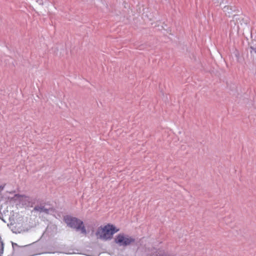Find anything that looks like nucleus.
I'll return each instance as SVG.
<instances>
[{
	"label": "nucleus",
	"mask_w": 256,
	"mask_h": 256,
	"mask_svg": "<svg viewBox=\"0 0 256 256\" xmlns=\"http://www.w3.org/2000/svg\"><path fill=\"white\" fill-rule=\"evenodd\" d=\"M64 220L68 226L75 229L76 231H80L84 234H86V228L81 220L75 217L67 216L64 217Z\"/></svg>",
	"instance_id": "f257e3e1"
},
{
	"label": "nucleus",
	"mask_w": 256,
	"mask_h": 256,
	"mask_svg": "<svg viewBox=\"0 0 256 256\" xmlns=\"http://www.w3.org/2000/svg\"><path fill=\"white\" fill-rule=\"evenodd\" d=\"M118 230L113 225L108 224L102 228H98L96 235L98 238L101 240H110L112 238L113 234Z\"/></svg>",
	"instance_id": "f03ea898"
},
{
	"label": "nucleus",
	"mask_w": 256,
	"mask_h": 256,
	"mask_svg": "<svg viewBox=\"0 0 256 256\" xmlns=\"http://www.w3.org/2000/svg\"><path fill=\"white\" fill-rule=\"evenodd\" d=\"M230 25L238 32L243 30L247 26V20L238 15H234L230 22Z\"/></svg>",
	"instance_id": "7ed1b4c3"
},
{
	"label": "nucleus",
	"mask_w": 256,
	"mask_h": 256,
	"mask_svg": "<svg viewBox=\"0 0 256 256\" xmlns=\"http://www.w3.org/2000/svg\"><path fill=\"white\" fill-rule=\"evenodd\" d=\"M114 242L119 246H127L134 242V239L123 234H118L115 238Z\"/></svg>",
	"instance_id": "20e7f679"
},
{
	"label": "nucleus",
	"mask_w": 256,
	"mask_h": 256,
	"mask_svg": "<svg viewBox=\"0 0 256 256\" xmlns=\"http://www.w3.org/2000/svg\"><path fill=\"white\" fill-rule=\"evenodd\" d=\"M34 210L39 212H44L45 214H48L50 210L46 208L44 206H37L34 208Z\"/></svg>",
	"instance_id": "39448f33"
},
{
	"label": "nucleus",
	"mask_w": 256,
	"mask_h": 256,
	"mask_svg": "<svg viewBox=\"0 0 256 256\" xmlns=\"http://www.w3.org/2000/svg\"><path fill=\"white\" fill-rule=\"evenodd\" d=\"M27 198L24 196L15 194L14 197L12 198L14 200H18L20 202L26 200Z\"/></svg>",
	"instance_id": "423d86ee"
},
{
	"label": "nucleus",
	"mask_w": 256,
	"mask_h": 256,
	"mask_svg": "<svg viewBox=\"0 0 256 256\" xmlns=\"http://www.w3.org/2000/svg\"><path fill=\"white\" fill-rule=\"evenodd\" d=\"M231 8H230L229 6H224V8H223V10L224 12H226V14H230V12H229V10H231Z\"/></svg>",
	"instance_id": "0eeeda50"
},
{
	"label": "nucleus",
	"mask_w": 256,
	"mask_h": 256,
	"mask_svg": "<svg viewBox=\"0 0 256 256\" xmlns=\"http://www.w3.org/2000/svg\"><path fill=\"white\" fill-rule=\"evenodd\" d=\"M2 244V248L0 250V253L2 254L4 252V243L2 242H1Z\"/></svg>",
	"instance_id": "6e6552de"
},
{
	"label": "nucleus",
	"mask_w": 256,
	"mask_h": 256,
	"mask_svg": "<svg viewBox=\"0 0 256 256\" xmlns=\"http://www.w3.org/2000/svg\"><path fill=\"white\" fill-rule=\"evenodd\" d=\"M4 186H5V184L0 186V190H2L4 189Z\"/></svg>",
	"instance_id": "1a4fd4ad"
},
{
	"label": "nucleus",
	"mask_w": 256,
	"mask_h": 256,
	"mask_svg": "<svg viewBox=\"0 0 256 256\" xmlns=\"http://www.w3.org/2000/svg\"><path fill=\"white\" fill-rule=\"evenodd\" d=\"M254 52L256 53V50H254Z\"/></svg>",
	"instance_id": "9d476101"
}]
</instances>
